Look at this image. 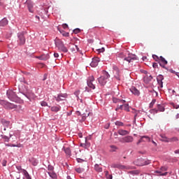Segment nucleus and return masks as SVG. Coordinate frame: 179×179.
Listing matches in <instances>:
<instances>
[{"label":"nucleus","mask_w":179,"mask_h":179,"mask_svg":"<svg viewBox=\"0 0 179 179\" xmlns=\"http://www.w3.org/2000/svg\"><path fill=\"white\" fill-rule=\"evenodd\" d=\"M0 104L3 106L6 110H16V108H17V105L8 102L7 101L1 100L0 101Z\"/></svg>","instance_id":"f257e3e1"},{"label":"nucleus","mask_w":179,"mask_h":179,"mask_svg":"<svg viewBox=\"0 0 179 179\" xmlns=\"http://www.w3.org/2000/svg\"><path fill=\"white\" fill-rule=\"evenodd\" d=\"M110 78V74L106 71H103V76L98 78V82L101 86H104L107 83V79Z\"/></svg>","instance_id":"f03ea898"},{"label":"nucleus","mask_w":179,"mask_h":179,"mask_svg":"<svg viewBox=\"0 0 179 179\" xmlns=\"http://www.w3.org/2000/svg\"><path fill=\"white\" fill-rule=\"evenodd\" d=\"M56 46L60 50V51H62L63 52H66L68 51V48L65 47V45H64V42L59 39H57L55 41Z\"/></svg>","instance_id":"7ed1b4c3"},{"label":"nucleus","mask_w":179,"mask_h":179,"mask_svg":"<svg viewBox=\"0 0 179 179\" xmlns=\"http://www.w3.org/2000/svg\"><path fill=\"white\" fill-rule=\"evenodd\" d=\"M134 163L136 166H148V164H150V161L145 160L141 158L136 160Z\"/></svg>","instance_id":"20e7f679"},{"label":"nucleus","mask_w":179,"mask_h":179,"mask_svg":"<svg viewBox=\"0 0 179 179\" xmlns=\"http://www.w3.org/2000/svg\"><path fill=\"white\" fill-rule=\"evenodd\" d=\"M113 69L115 79H117V80H121V72H120V69H118L117 66H113Z\"/></svg>","instance_id":"39448f33"},{"label":"nucleus","mask_w":179,"mask_h":179,"mask_svg":"<svg viewBox=\"0 0 179 179\" xmlns=\"http://www.w3.org/2000/svg\"><path fill=\"white\" fill-rule=\"evenodd\" d=\"M124 61H127L129 64H131L134 61H138V57L134 54H129L128 57L124 58Z\"/></svg>","instance_id":"423d86ee"},{"label":"nucleus","mask_w":179,"mask_h":179,"mask_svg":"<svg viewBox=\"0 0 179 179\" xmlns=\"http://www.w3.org/2000/svg\"><path fill=\"white\" fill-rule=\"evenodd\" d=\"M17 43L19 45H24V44L26 43V38L24 37V34L23 33H18L17 34Z\"/></svg>","instance_id":"0eeeda50"},{"label":"nucleus","mask_w":179,"mask_h":179,"mask_svg":"<svg viewBox=\"0 0 179 179\" xmlns=\"http://www.w3.org/2000/svg\"><path fill=\"white\" fill-rule=\"evenodd\" d=\"M118 110H124V111H129V105L128 103H122V105L118 104L115 110L118 111Z\"/></svg>","instance_id":"6e6552de"},{"label":"nucleus","mask_w":179,"mask_h":179,"mask_svg":"<svg viewBox=\"0 0 179 179\" xmlns=\"http://www.w3.org/2000/svg\"><path fill=\"white\" fill-rule=\"evenodd\" d=\"M120 142H122V143H132V142H134V137H132L131 136L123 137L120 140Z\"/></svg>","instance_id":"1a4fd4ad"},{"label":"nucleus","mask_w":179,"mask_h":179,"mask_svg":"<svg viewBox=\"0 0 179 179\" xmlns=\"http://www.w3.org/2000/svg\"><path fill=\"white\" fill-rule=\"evenodd\" d=\"M93 82H94V77L93 76H91L87 79V86L91 89H96V86H94V85L93 84Z\"/></svg>","instance_id":"9d476101"},{"label":"nucleus","mask_w":179,"mask_h":179,"mask_svg":"<svg viewBox=\"0 0 179 179\" xmlns=\"http://www.w3.org/2000/svg\"><path fill=\"white\" fill-rule=\"evenodd\" d=\"M7 96L9 100H12L13 101V100H15V99H16V97H17V95L16 94V93L13 90L7 91Z\"/></svg>","instance_id":"9b49d317"},{"label":"nucleus","mask_w":179,"mask_h":179,"mask_svg":"<svg viewBox=\"0 0 179 179\" xmlns=\"http://www.w3.org/2000/svg\"><path fill=\"white\" fill-rule=\"evenodd\" d=\"M164 171H167V168L162 166L160 168L159 170L155 171V173L156 174H159V176H167L168 173L167 172H164Z\"/></svg>","instance_id":"f8f14e48"},{"label":"nucleus","mask_w":179,"mask_h":179,"mask_svg":"<svg viewBox=\"0 0 179 179\" xmlns=\"http://www.w3.org/2000/svg\"><path fill=\"white\" fill-rule=\"evenodd\" d=\"M99 62H100V58L94 57L92 59V62L90 63V66H92V68H96V66H97V65H99Z\"/></svg>","instance_id":"ddd939ff"},{"label":"nucleus","mask_w":179,"mask_h":179,"mask_svg":"<svg viewBox=\"0 0 179 179\" xmlns=\"http://www.w3.org/2000/svg\"><path fill=\"white\" fill-rule=\"evenodd\" d=\"M159 64L160 66L166 69V65H167L168 62H167V60H166V59H164V57H163V56H161V57H159Z\"/></svg>","instance_id":"4468645a"},{"label":"nucleus","mask_w":179,"mask_h":179,"mask_svg":"<svg viewBox=\"0 0 179 179\" xmlns=\"http://www.w3.org/2000/svg\"><path fill=\"white\" fill-rule=\"evenodd\" d=\"M68 97V94H59L57 97H56L57 101H62L65 100Z\"/></svg>","instance_id":"2eb2a0df"},{"label":"nucleus","mask_w":179,"mask_h":179,"mask_svg":"<svg viewBox=\"0 0 179 179\" xmlns=\"http://www.w3.org/2000/svg\"><path fill=\"white\" fill-rule=\"evenodd\" d=\"M129 90L132 93V94H134V96H139V94H141V92H139V90L136 89V87H131L129 89Z\"/></svg>","instance_id":"dca6fc26"},{"label":"nucleus","mask_w":179,"mask_h":179,"mask_svg":"<svg viewBox=\"0 0 179 179\" xmlns=\"http://www.w3.org/2000/svg\"><path fill=\"white\" fill-rule=\"evenodd\" d=\"M26 3L27 5V8L31 13H33V1L30 0H27L26 1Z\"/></svg>","instance_id":"f3484780"},{"label":"nucleus","mask_w":179,"mask_h":179,"mask_svg":"<svg viewBox=\"0 0 179 179\" xmlns=\"http://www.w3.org/2000/svg\"><path fill=\"white\" fill-rule=\"evenodd\" d=\"M110 167H112V169H119L120 170L125 169V166L124 165H121L120 164H112L110 165Z\"/></svg>","instance_id":"a211bd4d"},{"label":"nucleus","mask_w":179,"mask_h":179,"mask_svg":"<svg viewBox=\"0 0 179 179\" xmlns=\"http://www.w3.org/2000/svg\"><path fill=\"white\" fill-rule=\"evenodd\" d=\"M38 59H41V61H47V59H50V55L48 54L46 55H42L41 56L36 57Z\"/></svg>","instance_id":"6ab92c4d"},{"label":"nucleus","mask_w":179,"mask_h":179,"mask_svg":"<svg viewBox=\"0 0 179 179\" xmlns=\"http://www.w3.org/2000/svg\"><path fill=\"white\" fill-rule=\"evenodd\" d=\"M143 79L145 83H149V82H151L152 79H153V77H152L150 74H145Z\"/></svg>","instance_id":"aec40b11"},{"label":"nucleus","mask_w":179,"mask_h":179,"mask_svg":"<svg viewBox=\"0 0 179 179\" xmlns=\"http://www.w3.org/2000/svg\"><path fill=\"white\" fill-rule=\"evenodd\" d=\"M117 133L119 134V135H121L122 136H125L127 135H129V131H128L127 130H124V129H119L117 131Z\"/></svg>","instance_id":"412c9836"},{"label":"nucleus","mask_w":179,"mask_h":179,"mask_svg":"<svg viewBox=\"0 0 179 179\" xmlns=\"http://www.w3.org/2000/svg\"><path fill=\"white\" fill-rule=\"evenodd\" d=\"M8 23V19L6 18H3L1 21H0V27H4V26H6Z\"/></svg>","instance_id":"4be33fe9"},{"label":"nucleus","mask_w":179,"mask_h":179,"mask_svg":"<svg viewBox=\"0 0 179 179\" xmlns=\"http://www.w3.org/2000/svg\"><path fill=\"white\" fill-rule=\"evenodd\" d=\"M51 111L53 113H58V111L61 110V107L59 106H52L50 108Z\"/></svg>","instance_id":"5701e85b"},{"label":"nucleus","mask_w":179,"mask_h":179,"mask_svg":"<svg viewBox=\"0 0 179 179\" xmlns=\"http://www.w3.org/2000/svg\"><path fill=\"white\" fill-rule=\"evenodd\" d=\"M49 176L50 177V178H52V179H57V173L54 171H48V172Z\"/></svg>","instance_id":"b1692460"},{"label":"nucleus","mask_w":179,"mask_h":179,"mask_svg":"<svg viewBox=\"0 0 179 179\" xmlns=\"http://www.w3.org/2000/svg\"><path fill=\"white\" fill-rule=\"evenodd\" d=\"M113 103H119L120 104H124L125 103V100L118 99L115 97L113 98Z\"/></svg>","instance_id":"393cba45"},{"label":"nucleus","mask_w":179,"mask_h":179,"mask_svg":"<svg viewBox=\"0 0 179 179\" xmlns=\"http://www.w3.org/2000/svg\"><path fill=\"white\" fill-rule=\"evenodd\" d=\"M1 122L3 127H5L6 128H9V126L10 125V122L3 120Z\"/></svg>","instance_id":"a878e982"},{"label":"nucleus","mask_w":179,"mask_h":179,"mask_svg":"<svg viewBox=\"0 0 179 179\" xmlns=\"http://www.w3.org/2000/svg\"><path fill=\"white\" fill-rule=\"evenodd\" d=\"M94 169L98 172V173H101L103 171V168L100 166L99 164H95L94 166Z\"/></svg>","instance_id":"bb28decb"},{"label":"nucleus","mask_w":179,"mask_h":179,"mask_svg":"<svg viewBox=\"0 0 179 179\" xmlns=\"http://www.w3.org/2000/svg\"><path fill=\"white\" fill-rule=\"evenodd\" d=\"M22 173L24 176H25V178L31 179V177H30V175L29 174V172H27V171H26L25 169H22Z\"/></svg>","instance_id":"cd10ccee"},{"label":"nucleus","mask_w":179,"mask_h":179,"mask_svg":"<svg viewBox=\"0 0 179 179\" xmlns=\"http://www.w3.org/2000/svg\"><path fill=\"white\" fill-rule=\"evenodd\" d=\"M160 136L162 138V142H167V143H169V138H167L164 134H161Z\"/></svg>","instance_id":"c85d7f7f"},{"label":"nucleus","mask_w":179,"mask_h":179,"mask_svg":"<svg viewBox=\"0 0 179 179\" xmlns=\"http://www.w3.org/2000/svg\"><path fill=\"white\" fill-rule=\"evenodd\" d=\"M72 52H76L79 51V48L78 45H74L71 48Z\"/></svg>","instance_id":"c756f323"},{"label":"nucleus","mask_w":179,"mask_h":179,"mask_svg":"<svg viewBox=\"0 0 179 179\" xmlns=\"http://www.w3.org/2000/svg\"><path fill=\"white\" fill-rule=\"evenodd\" d=\"M75 171H76V173H78V174H80L83 173V171H85V169L82 168H76Z\"/></svg>","instance_id":"7c9ffc66"},{"label":"nucleus","mask_w":179,"mask_h":179,"mask_svg":"<svg viewBox=\"0 0 179 179\" xmlns=\"http://www.w3.org/2000/svg\"><path fill=\"white\" fill-rule=\"evenodd\" d=\"M157 108H158V111H160V112L164 111V106H163V105L158 104Z\"/></svg>","instance_id":"2f4dec72"},{"label":"nucleus","mask_w":179,"mask_h":179,"mask_svg":"<svg viewBox=\"0 0 179 179\" xmlns=\"http://www.w3.org/2000/svg\"><path fill=\"white\" fill-rule=\"evenodd\" d=\"M105 176L108 179H113V175H110L108 171H105Z\"/></svg>","instance_id":"473e14b6"},{"label":"nucleus","mask_w":179,"mask_h":179,"mask_svg":"<svg viewBox=\"0 0 179 179\" xmlns=\"http://www.w3.org/2000/svg\"><path fill=\"white\" fill-rule=\"evenodd\" d=\"M26 97H27L29 100H31V99H34V97H36V95H34V94H27Z\"/></svg>","instance_id":"72a5a7b5"},{"label":"nucleus","mask_w":179,"mask_h":179,"mask_svg":"<svg viewBox=\"0 0 179 179\" xmlns=\"http://www.w3.org/2000/svg\"><path fill=\"white\" fill-rule=\"evenodd\" d=\"M115 124L117 125V127H124V123L120 121H116Z\"/></svg>","instance_id":"f704fd0d"},{"label":"nucleus","mask_w":179,"mask_h":179,"mask_svg":"<svg viewBox=\"0 0 179 179\" xmlns=\"http://www.w3.org/2000/svg\"><path fill=\"white\" fill-rule=\"evenodd\" d=\"M29 162H31L33 166H37V161L34 158L29 159Z\"/></svg>","instance_id":"c9c22d12"},{"label":"nucleus","mask_w":179,"mask_h":179,"mask_svg":"<svg viewBox=\"0 0 179 179\" xmlns=\"http://www.w3.org/2000/svg\"><path fill=\"white\" fill-rule=\"evenodd\" d=\"M178 141V138L177 137H173L169 138V142H177Z\"/></svg>","instance_id":"e433bc0d"},{"label":"nucleus","mask_w":179,"mask_h":179,"mask_svg":"<svg viewBox=\"0 0 179 179\" xmlns=\"http://www.w3.org/2000/svg\"><path fill=\"white\" fill-rule=\"evenodd\" d=\"M60 33L64 36V37H69V33L66 31H60Z\"/></svg>","instance_id":"4c0bfd02"},{"label":"nucleus","mask_w":179,"mask_h":179,"mask_svg":"<svg viewBox=\"0 0 179 179\" xmlns=\"http://www.w3.org/2000/svg\"><path fill=\"white\" fill-rule=\"evenodd\" d=\"M152 58H153L157 62H159V61L160 60V57H158V56L156 55H152Z\"/></svg>","instance_id":"58836bf2"},{"label":"nucleus","mask_w":179,"mask_h":179,"mask_svg":"<svg viewBox=\"0 0 179 179\" xmlns=\"http://www.w3.org/2000/svg\"><path fill=\"white\" fill-rule=\"evenodd\" d=\"M143 138H144L145 141L144 142H150V138L148 136H143Z\"/></svg>","instance_id":"ea45409f"},{"label":"nucleus","mask_w":179,"mask_h":179,"mask_svg":"<svg viewBox=\"0 0 179 179\" xmlns=\"http://www.w3.org/2000/svg\"><path fill=\"white\" fill-rule=\"evenodd\" d=\"M150 113L151 114H157V113H159V110L154 108L150 110Z\"/></svg>","instance_id":"a19ab883"},{"label":"nucleus","mask_w":179,"mask_h":179,"mask_svg":"<svg viewBox=\"0 0 179 179\" xmlns=\"http://www.w3.org/2000/svg\"><path fill=\"white\" fill-rule=\"evenodd\" d=\"M163 79H164V78H163L162 75H159L157 77V81H163Z\"/></svg>","instance_id":"79ce46f5"},{"label":"nucleus","mask_w":179,"mask_h":179,"mask_svg":"<svg viewBox=\"0 0 179 179\" xmlns=\"http://www.w3.org/2000/svg\"><path fill=\"white\" fill-rule=\"evenodd\" d=\"M155 103H156V99H153L152 102L150 103V108H153V106H155Z\"/></svg>","instance_id":"37998d69"},{"label":"nucleus","mask_w":179,"mask_h":179,"mask_svg":"<svg viewBox=\"0 0 179 179\" xmlns=\"http://www.w3.org/2000/svg\"><path fill=\"white\" fill-rule=\"evenodd\" d=\"M64 152H65V153H66V155H71V149L70 148H66V149H64Z\"/></svg>","instance_id":"c03bdc74"},{"label":"nucleus","mask_w":179,"mask_h":179,"mask_svg":"<svg viewBox=\"0 0 179 179\" xmlns=\"http://www.w3.org/2000/svg\"><path fill=\"white\" fill-rule=\"evenodd\" d=\"M142 142H145V139H144V138H143V136H141V138L137 142V145H139V143H142Z\"/></svg>","instance_id":"a18cd8bd"},{"label":"nucleus","mask_w":179,"mask_h":179,"mask_svg":"<svg viewBox=\"0 0 179 179\" xmlns=\"http://www.w3.org/2000/svg\"><path fill=\"white\" fill-rule=\"evenodd\" d=\"M1 137L3 139H4L5 142H9V137L3 135H1Z\"/></svg>","instance_id":"49530a36"},{"label":"nucleus","mask_w":179,"mask_h":179,"mask_svg":"<svg viewBox=\"0 0 179 179\" xmlns=\"http://www.w3.org/2000/svg\"><path fill=\"white\" fill-rule=\"evenodd\" d=\"M48 171H54V166H52V165H48Z\"/></svg>","instance_id":"de8ad7c7"},{"label":"nucleus","mask_w":179,"mask_h":179,"mask_svg":"<svg viewBox=\"0 0 179 179\" xmlns=\"http://www.w3.org/2000/svg\"><path fill=\"white\" fill-rule=\"evenodd\" d=\"M171 105L173 107V108H179V105L174 103H171Z\"/></svg>","instance_id":"09e8293b"},{"label":"nucleus","mask_w":179,"mask_h":179,"mask_svg":"<svg viewBox=\"0 0 179 179\" xmlns=\"http://www.w3.org/2000/svg\"><path fill=\"white\" fill-rule=\"evenodd\" d=\"M78 33H80V29H79V28H77V29L73 30V34H78Z\"/></svg>","instance_id":"8fccbe9b"},{"label":"nucleus","mask_w":179,"mask_h":179,"mask_svg":"<svg viewBox=\"0 0 179 179\" xmlns=\"http://www.w3.org/2000/svg\"><path fill=\"white\" fill-rule=\"evenodd\" d=\"M41 104L42 107H48V103H47V102H45V101H42L41 103Z\"/></svg>","instance_id":"3c124183"},{"label":"nucleus","mask_w":179,"mask_h":179,"mask_svg":"<svg viewBox=\"0 0 179 179\" xmlns=\"http://www.w3.org/2000/svg\"><path fill=\"white\" fill-rule=\"evenodd\" d=\"M80 91H79V90L76 91V92H74L75 96H76V97H77L78 99H79V94H80Z\"/></svg>","instance_id":"603ef678"},{"label":"nucleus","mask_w":179,"mask_h":179,"mask_svg":"<svg viewBox=\"0 0 179 179\" xmlns=\"http://www.w3.org/2000/svg\"><path fill=\"white\" fill-rule=\"evenodd\" d=\"M110 148L113 149L112 152H115L117 150V146L115 145H110Z\"/></svg>","instance_id":"864d4df0"},{"label":"nucleus","mask_w":179,"mask_h":179,"mask_svg":"<svg viewBox=\"0 0 179 179\" xmlns=\"http://www.w3.org/2000/svg\"><path fill=\"white\" fill-rule=\"evenodd\" d=\"M159 85L158 87H163V81H157Z\"/></svg>","instance_id":"5fc2aeb1"},{"label":"nucleus","mask_w":179,"mask_h":179,"mask_svg":"<svg viewBox=\"0 0 179 179\" xmlns=\"http://www.w3.org/2000/svg\"><path fill=\"white\" fill-rule=\"evenodd\" d=\"M97 51H98V52H104L105 49H104V48H102L101 49H98Z\"/></svg>","instance_id":"6e6d98bb"},{"label":"nucleus","mask_w":179,"mask_h":179,"mask_svg":"<svg viewBox=\"0 0 179 179\" xmlns=\"http://www.w3.org/2000/svg\"><path fill=\"white\" fill-rule=\"evenodd\" d=\"M86 117H89V113H83V117L86 118Z\"/></svg>","instance_id":"4d7b16f0"},{"label":"nucleus","mask_w":179,"mask_h":179,"mask_svg":"<svg viewBox=\"0 0 179 179\" xmlns=\"http://www.w3.org/2000/svg\"><path fill=\"white\" fill-rule=\"evenodd\" d=\"M87 145L90 146V144H81V146H83V148H87Z\"/></svg>","instance_id":"13d9d810"},{"label":"nucleus","mask_w":179,"mask_h":179,"mask_svg":"<svg viewBox=\"0 0 179 179\" xmlns=\"http://www.w3.org/2000/svg\"><path fill=\"white\" fill-rule=\"evenodd\" d=\"M63 29H68V25L66 24H64L62 25Z\"/></svg>","instance_id":"bf43d9fd"},{"label":"nucleus","mask_w":179,"mask_h":179,"mask_svg":"<svg viewBox=\"0 0 179 179\" xmlns=\"http://www.w3.org/2000/svg\"><path fill=\"white\" fill-rule=\"evenodd\" d=\"M55 58H58L59 57V55L58 53H54Z\"/></svg>","instance_id":"052dcab7"},{"label":"nucleus","mask_w":179,"mask_h":179,"mask_svg":"<svg viewBox=\"0 0 179 179\" xmlns=\"http://www.w3.org/2000/svg\"><path fill=\"white\" fill-rule=\"evenodd\" d=\"M47 76H48V75L46 73L44 74L43 80H47Z\"/></svg>","instance_id":"680f3d73"},{"label":"nucleus","mask_w":179,"mask_h":179,"mask_svg":"<svg viewBox=\"0 0 179 179\" xmlns=\"http://www.w3.org/2000/svg\"><path fill=\"white\" fill-rule=\"evenodd\" d=\"M152 66L153 68H157V63H154Z\"/></svg>","instance_id":"e2e57ef3"},{"label":"nucleus","mask_w":179,"mask_h":179,"mask_svg":"<svg viewBox=\"0 0 179 179\" xmlns=\"http://www.w3.org/2000/svg\"><path fill=\"white\" fill-rule=\"evenodd\" d=\"M76 114L77 115H80V114H82V113H80V111H76Z\"/></svg>","instance_id":"0e129e2a"},{"label":"nucleus","mask_w":179,"mask_h":179,"mask_svg":"<svg viewBox=\"0 0 179 179\" xmlns=\"http://www.w3.org/2000/svg\"><path fill=\"white\" fill-rule=\"evenodd\" d=\"M3 166L5 167L6 166V161L3 162Z\"/></svg>","instance_id":"69168bd1"},{"label":"nucleus","mask_w":179,"mask_h":179,"mask_svg":"<svg viewBox=\"0 0 179 179\" xmlns=\"http://www.w3.org/2000/svg\"><path fill=\"white\" fill-rule=\"evenodd\" d=\"M175 153H176V155H179V150H175Z\"/></svg>","instance_id":"338daca9"},{"label":"nucleus","mask_w":179,"mask_h":179,"mask_svg":"<svg viewBox=\"0 0 179 179\" xmlns=\"http://www.w3.org/2000/svg\"><path fill=\"white\" fill-rule=\"evenodd\" d=\"M176 120L179 118V113H178L176 116Z\"/></svg>","instance_id":"774afa93"}]
</instances>
